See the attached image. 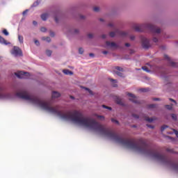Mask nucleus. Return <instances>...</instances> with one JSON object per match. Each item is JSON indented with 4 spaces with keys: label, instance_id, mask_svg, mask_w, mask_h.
I'll use <instances>...</instances> for the list:
<instances>
[{
    "label": "nucleus",
    "instance_id": "nucleus-55",
    "mask_svg": "<svg viewBox=\"0 0 178 178\" xmlns=\"http://www.w3.org/2000/svg\"><path fill=\"white\" fill-rule=\"evenodd\" d=\"M102 38L105 40V38H106V35L104 34L102 35Z\"/></svg>",
    "mask_w": 178,
    "mask_h": 178
},
{
    "label": "nucleus",
    "instance_id": "nucleus-11",
    "mask_svg": "<svg viewBox=\"0 0 178 178\" xmlns=\"http://www.w3.org/2000/svg\"><path fill=\"white\" fill-rule=\"evenodd\" d=\"M164 58H165V59L168 60L170 66H172V67H177V64L175 62L171 60L170 58H169V56L164 55Z\"/></svg>",
    "mask_w": 178,
    "mask_h": 178
},
{
    "label": "nucleus",
    "instance_id": "nucleus-45",
    "mask_svg": "<svg viewBox=\"0 0 178 178\" xmlns=\"http://www.w3.org/2000/svg\"><path fill=\"white\" fill-rule=\"evenodd\" d=\"M171 116L173 120H176L177 119V116L175 114H172Z\"/></svg>",
    "mask_w": 178,
    "mask_h": 178
},
{
    "label": "nucleus",
    "instance_id": "nucleus-14",
    "mask_svg": "<svg viewBox=\"0 0 178 178\" xmlns=\"http://www.w3.org/2000/svg\"><path fill=\"white\" fill-rule=\"evenodd\" d=\"M51 97L52 98H59V97H60V93L56 91H53Z\"/></svg>",
    "mask_w": 178,
    "mask_h": 178
},
{
    "label": "nucleus",
    "instance_id": "nucleus-8",
    "mask_svg": "<svg viewBox=\"0 0 178 178\" xmlns=\"http://www.w3.org/2000/svg\"><path fill=\"white\" fill-rule=\"evenodd\" d=\"M12 55L14 56H22V49L19 47H14L11 51Z\"/></svg>",
    "mask_w": 178,
    "mask_h": 178
},
{
    "label": "nucleus",
    "instance_id": "nucleus-24",
    "mask_svg": "<svg viewBox=\"0 0 178 178\" xmlns=\"http://www.w3.org/2000/svg\"><path fill=\"white\" fill-rule=\"evenodd\" d=\"M18 40L20 44H23L24 38L22 35H18Z\"/></svg>",
    "mask_w": 178,
    "mask_h": 178
},
{
    "label": "nucleus",
    "instance_id": "nucleus-35",
    "mask_svg": "<svg viewBox=\"0 0 178 178\" xmlns=\"http://www.w3.org/2000/svg\"><path fill=\"white\" fill-rule=\"evenodd\" d=\"M115 70L118 72H123V68L122 67H115Z\"/></svg>",
    "mask_w": 178,
    "mask_h": 178
},
{
    "label": "nucleus",
    "instance_id": "nucleus-59",
    "mask_svg": "<svg viewBox=\"0 0 178 178\" xmlns=\"http://www.w3.org/2000/svg\"><path fill=\"white\" fill-rule=\"evenodd\" d=\"M161 48L163 49H166V47L165 46H161Z\"/></svg>",
    "mask_w": 178,
    "mask_h": 178
},
{
    "label": "nucleus",
    "instance_id": "nucleus-16",
    "mask_svg": "<svg viewBox=\"0 0 178 178\" xmlns=\"http://www.w3.org/2000/svg\"><path fill=\"white\" fill-rule=\"evenodd\" d=\"M110 81H111L113 87H118V80L110 79Z\"/></svg>",
    "mask_w": 178,
    "mask_h": 178
},
{
    "label": "nucleus",
    "instance_id": "nucleus-17",
    "mask_svg": "<svg viewBox=\"0 0 178 178\" xmlns=\"http://www.w3.org/2000/svg\"><path fill=\"white\" fill-rule=\"evenodd\" d=\"M63 73H64V74H67V75H70V76H72L73 74V72H72L69 70H63Z\"/></svg>",
    "mask_w": 178,
    "mask_h": 178
},
{
    "label": "nucleus",
    "instance_id": "nucleus-12",
    "mask_svg": "<svg viewBox=\"0 0 178 178\" xmlns=\"http://www.w3.org/2000/svg\"><path fill=\"white\" fill-rule=\"evenodd\" d=\"M169 99L171 102H173V104H172L171 105H165V108H167V109H169V111H172V109L173 108V105H177V102H176V100L172 98H170Z\"/></svg>",
    "mask_w": 178,
    "mask_h": 178
},
{
    "label": "nucleus",
    "instance_id": "nucleus-52",
    "mask_svg": "<svg viewBox=\"0 0 178 178\" xmlns=\"http://www.w3.org/2000/svg\"><path fill=\"white\" fill-rule=\"evenodd\" d=\"M174 133L178 137V131L176 129H174Z\"/></svg>",
    "mask_w": 178,
    "mask_h": 178
},
{
    "label": "nucleus",
    "instance_id": "nucleus-36",
    "mask_svg": "<svg viewBox=\"0 0 178 178\" xmlns=\"http://www.w3.org/2000/svg\"><path fill=\"white\" fill-rule=\"evenodd\" d=\"M149 108H150V109H154V108H156V104H149Z\"/></svg>",
    "mask_w": 178,
    "mask_h": 178
},
{
    "label": "nucleus",
    "instance_id": "nucleus-46",
    "mask_svg": "<svg viewBox=\"0 0 178 178\" xmlns=\"http://www.w3.org/2000/svg\"><path fill=\"white\" fill-rule=\"evenodd\" d=\"M88 38H94V34L92 33H88Z\"/></svg>",
    "mask_w": 178,
    "mask_h": 178
},
{
    "label": "nucleus",
    "instance_id": "nucleus-19",
    "mask_svg": "<svg viewBox=\"0 0 178 178\" xmlns=\"http://www.w3.org/2000/svg\"><path fill=\"white\" fill-rule=\"evenodd\" d=\"M0 44H3V45H8V42H6V40L0 35Z\"/></svg>",
    "mask_w": 178,
    "mask_h": 178
},
{
    "label": "nucleus",
    "instance_id": "nucleus-50",
    "mask_svg": "<svg viewBox=\"0 0 178 178\" xmlns=\"http://www.w3.org/2000/svg\"><path fill=\"white\" fill-rule=\"evenodd\" d=\"M27 12H29V10H25L22 13L23 16H24V15L27 13Z\"/></svg>",
    "mask_w": 178,
    "mask_h": 178
},
{
    "label": "nucleus",
    "instance_id": "nucleus-39",
    "mask_svg": "<svg viewBox=\"0 0 178 178\" xmlns=\"http://www.w3.org/2000/svg\"><path fill=\"white\" fill-rule=\"evenodd\" d=\"M86 91H88L89 94L92 95V91L90 90L88 88H83Z\"/></svg>",
    "mask_w": 178,
    "mask_h": 178
},
{
    "label": "nucleus",
    "instance_id": "nucleus-57",
    "mask_svg": "<svg viewBox=\"0 0 178 178\" xmlns=\"http://www.w3.org/2000/svg\"><path fill=\"white\" fill-rule=\"evenodd\" d=\"M125 47H130V44L129 43H125Z\"/></svg>",
    "mask_w": 178,
    "mask_h": 178
},
{
    "label": "nucleus",
    "instance_id": "nucleus-6",
    "mask_svg": "<svg viewBox=\"0 0 178 178\" xmlns=\"http://www.w3.org/2000/svg\"><path fill=\"white\" fill-rule=\"evenodd\" d=\"M15 76H17V77H18V79H29L30 78V73L24 72L23 71L15 72Z\"/></svg>",
    "mask_w": 178,
    "mask_h": 178
},
{
    "label": "nucleus",
    "instance_id": "nucleus-54",
    "mask_svg": "<svg viewBox=\"0 0 178 178\" xmlns=\"http://www.w3.org/2000/svg\"><path fill=\"white\" fill-rule=\"evenodd\" d=\"M153 101H161L159 98H153Z\"/></svg>",
    "mask_w": 178,
    "mask_h": 178
},
{
    "label": "nucleus",
    "instance_id": "nucleus-29",
    "mask_svg": "<svg viewBox=\"0 0 178 178\" xmlns=\"http://www.w3.org/2000/svg\"><path fill=\"white\" fill-rule=\"evenodd\" d=\"M141 92H148V91H149V88H141L140 89Z\"/></svg>",
    "mask_w": 178,
    "mask_h": 178
},
{
    "label": "nucleus",
    "instance_id": "nucleus-33",
    "mask_svg": "<svg viewBox=\"0 0 178 178\" xmlns=\"http://www.w3.org/2000/svg\"><path fill=\"white\" fill-rule=\"evenodd\" d=\"M111 122H112L113 123H115V124H120L119 123V121H118V120H115V119H114V118H111Z\"/></svg>",
    "mask_w": 178,
    "mask_h": 178
},
{
    "label": "nucleus",
    "instance_id": "nucleus-32",
    "mask_svg": "<svg viewBox=\"0 0 178 178\" xmlns=\"http://www.w3.org/2000/svg\"><path fill=\"white\" fill-rule=\"evenodd\" d=\"M46 55L47 56H51V55H52V51H51V50H46Z\"/></svg>",
    "mask_w": 178,
    "mask_h": 178
},
{
    "label": "nucleus",
    "instance_id": "nucleus-9",
    "mask_svg": "<svg viewBox=\"0 0 178 178\" xmlns=\"http://www.w3.org/2000/svg\"><path fill=\"white\" fill-rule=\"evenodd\" d=\"M106 48H111V49H116V48H119L118 44L115 43V42H106Z\"/></svg>",
    "mask_w": 178,
    "mask_h": 178
},
{
    "label": "nucleus",
    "instance_id": "nucleus-41",
    "mask_svg": "<svg viewBox=\"0 0 178 178\" xmlns=\"http://www.w3.org/2000/svg\"><path fill=\"white\" fill-rule=\"evenodd\" d=\"M79 19H81V20H86V16L80 15Z\"/></svg>",
    "mask_w": 178,
    "mask_h": 178
},
{
    "label": "nucleus",
    "instance_id": "nucleus-61",
    "mask_svg": "<svg viewBox=\"0 0 178 178\" xmlns=\"http://www.w3.org/2000/svg\"><path fill=\"white\" fill-rule=\"evenodd\" d=\"M132 127H137V126H136V125H133V126H132Z\"/></svg>",
    "mask_w": 178,
    "mask_h": 178
},
{
    "label": "nucleus",
    "instance_id": "nucleus-23",
    "mask_svg": "<svg viewBox=\"0 0 178 178\" xmlns=\"http://www.w3.org/2000/svg\"><path fill=\"white\" fill-rule=\"evenodd\" d=\"M108 27H111V29H113V30H116V27H115V24H113V23L110 22L108 24Z\"/></svg>",
    "mask_w": 178,
    "mask_h": 178
},
{
    "label": "nucleus",
    "instance_id": "nucleus-53",
    "mask_svg": "<svg viewBox=\"0 0 178 178\" xmlns=\"http://www.w3.org/2000/svg\"><path fill=\"white\" fill-rule=\"evenodd\" d=\"M33 26H37V24H38V23L36 21H33Z\"/></svg>",
    "mask_w": 178,
    "mask_h": 178
},
{
    "label": "nucleus",
    "instance_id": "nucleus-5",
    "mask_svg": "<svg viewBox=\"0 0 178 178\" xmlns=\"http://www.w3.org/2000/svg\"><path fill=\"white\" fill-rule=\"evenodd\" d=\"M141 44L144 49H148L149 48H151V42L149 40L148 38L145 37L141 38Z\"/></svg>",
    "mask_w": 178,
    "mask_h": 178
},
{
    "label": "nucleus",
    "instance_id": "nucleus-1",
    "mask_svg": "<svg viewBox=\"0 0 178 178\" xmlns=\"http://www.w3.org/2000/svg\"><path fill=\"white\" fill-rule=\"evenodd\" d=\"M145 27H147V29H149V30H150V31L153 35L152 41H153V42H155L156 44L158 42H161L162 38H170V37L169 35H166V33H162V29H161V28H159L155 25L147 24L145 25Z\"/></svg>",
    "mask_w": 178,
    "mask_h": 178
},
{
    "label": "nucleus",
    "instance_id": "nucleus-37",
    "mask_svg": "<svg viewBox=\"0 0 178 178\" xmlns=\"http://www.w3.org/2000/svg\"><path fill=\"white\" fill-rule=\"evenodd\" d=\"M3 33L4 34V35H9V32H8L6 29H4L3 31Z\"/></svg>",
    "mask_w": 178,
    "mask_h": 178
},
{
    "label": "nucleus",
    "instance_id": "nucleus-58",
    "mask_svg": "<svg viewBox=\"0 0 178 178\" xmlns=\"http://www.w3.org/2000/svg\"><path fill=\"white\" fill-rule=\"evenodd\" d=\"M99 22H105V19H104L103 18H100Z\"/></svg>",
    "mask_w": 178,
    "mask_h": 178
},
{
    "label": "nucleus",
    "instance_id": "nucleus-62",
    "mask_svg": "<svg viewBox=\"0 0 178 178\" xmlns=\"http://www.w3.org/2000/svg\"><path fill=\"white\" fill-rule=\"evenodd\" d=\"M131 54H133V50L131 51Z\"/></svg>",
    "mask_w": 178,
    "mask_h": 178
},
{
    "label": "nucleus",
    "instance_id": "nucleus-28",
    "mask_svg": "<svg viewBox=\"0 0 178 178\" xmlns=\"http://www.w3.org/2000/svg\"><path fill=\"white\" fill-rule=\"evenodd\" d=\"M115 74H117V76H119L120 77H123V73L120 72V71H116Z\"/></svg>",
    "mask_w": 178,
    "mask_h": 178
},
{
    "label": "nucleus",
    "instance_id": "nucleus-30",
    "mask_svg": "<svg viewBox=\"0 0 178 178\" xmlns=\"http://www.w3.org/2000/svg\"><path fill=\"white\" fill-rule=\"evenodd\" d=\"M38 5H40V2H38V1H36L33 3L32 7L35 8L36 6H38Z\"/></svg>",
    "mask_w": 178,
    "mask_h": 178
},
{
    "label": "nucleus",
    "instance_id": "nucleus-10",
    "mask_svg": "<svg viewBox=\"0 0 178 178\" xmlns=\"http://www.w3.org/2000/svg\"><path fill=\"white\" fill-rule=\"evenodd\" d=\"M9 98H10V95L5 93V92H3V89L0 88V99H8Z\"/></svg>",
    "mask_w": 178,
    "mask_h": 178
},
{
    "label": "nucleus",
    "instance_id": "nucleus-34",
    "mask_svg": "<svg viewBox=\"0 0 178 178\" xmlns=\"http://www.w3.org/2000/svg\"><path fill=\"white\" fill-rule=\"evenodd\" d=\"M116 102L117 104H118V105H122V104H123V102L119 97L117 98Z\"/></svg>",
    "mask_w": 178,
    "mask_h": 178
},
{
    "label": "nucleus",
    "instance_id": "nucleus-3",
    "mask_svg": "<svg viewBox=\"0 0 178 178\" xmlns=\"http://www.w3.org/2000/svg\"><path fill=\"white\" fill-rule=\"evenodd\" d=\"M110 37L113 38L115 35H119L120 37H127V33L123 32L119 29H114V31H111L109 33Z\"/></svg>",
    "mask_w": 178,
    "mask_h": 178
},
{
    "label": "nucleus",
    "instance_id": "nucleus-42",
    "mask_svg": "<svg viewBox=\"0 0 178 178\" xmlns=\"http://www.w3.org/2000/svg\"><path fill=\"white\" fill-rule=\"evenodd\" d=\"M40 31H42V33H45V31H47V28L45 27H42L40 29Z\"/></svg>",
    "mask_w": 178,
    "mask_h": 178
},
{
    "label": "nucleus",
    "instance_id": "nucleus-56",
    "mask_svg": "<svg viewBox=\"0 0 178 178\" xmlns=\"http://www.w3.org/2000/svg\"><path fill=\"white\" fill-rule=\"evenodd\" d=\"M89 56H90V57H92V58H94V54H92V53H90V54H89Z\"/></svg>",
    "mask_w": 178,
    "mask_h": 178
},
{
    "label": "nucleus",
    "instance_id": "nucleus-15",
    "mask_svg": "<svg viewBox=\"0 0 178 178\" xmlns=\"http://www.w3.org/2000/svg\"><path fill=\"white\" fill-rule=\"evenodd\" d=\"M49 15L48 13H44L41 15V19L43 22H45L48 19Z\"/></svg>",
    "mask_w": 178,
    "mask_h": 178
},
{
    "label": "nucleus",
    "instance_id": "nucleus-31",
    "mask_svg": "<svg viewBox=\"0 0 178 178\" xmlns=\"http://www.w3.org/2000/svg\"><path fill=\"white\" fill-rule=\"evenodd\" d=\"M79 54L80 55H83V54H84V49H83L82 47L79 49Z\"/></svg>",
    "mask_w": 178,
    "mask_h": 178
},
{
    "label": "nucleus",
    "instance_id": "nucleus-22",
    "mask_svg": "<svg viewBox=\"0 0 178 178\" xmlns=\"http://www.w3.org/2000/svg\"><path fill=\"white\" fill-rule=\"evenodd\" d=\"M142 69L143 70H144V72H146L147 73H151L149 68L146 66L142 67Z\"/></svg>",
    "mask_w": 178,
    "mask_h": 178
},
{
    "label": "nucleus",
    "instance_id": "nucleus-51",
    "mask_svg": "<svg viewBox=\"0 0 178 178\" xmlns=\"http://www.w3.org/2000/svg\"><path fill=\"white\" fill-rule=\"evenodd\" d=\"M102 54H103V55H108V51H103Z\"/></svg>",
    "mask_w": 178,
    "mask_h": 178
},
{
    "label": "nucleus",
    "instance_id": "nucleus-38",
    "mask_svg": "<svg viewBox=\"0 0 178 178\" xmlns=\"http://www.w3.org/2000/svg\"><path fill=\"white\" fill-rule=\"evenodd\" d=\"M34 43L35 44V45H37V47H40V41H38V40H35Z\"/></svg>",
    "mask_w": 178,
    "mask_h": 178
},
{
    "label": "nucleus",
    "instance_id": "nucleus-4",
    "mask_svg": "<svg viewBox=\"0 0 178 178\" xmlns=\"http://www.w3.org/2000/svg\"><path fill=\"white\" fill-rule=\"evenodd\" d=\"M167 166L178 173V164L167 156Z\"/></svg>",
    "mask_w": 178,
    "mask_h": 178
},
{
    "label": "nucleus",
    "instance_id": "nucleus-25",
    "mask_svg": "<svg viewBox=\"0 0 178 178\" xmlns=\"http://www.w3.org/2000/svg\"><path fill=\"white\" fill-rule=\"evenodd\" d=\"M160 76H161L163 79H166V72L165 71H161Z\"/></svg>",
    "mask_w": 178,
    "mask_h": 178
},
{
    "label": "nucleus",
    "instance_id": "nucleus-21",
    "mask_svg": "<svg viewBox=\"0 0 178 178\" xmlns=\"http://www.w3.org/2000/svg\"><path fill=\"white\" fill-rule=\"evenodd\" d=\"M42 41H46V42H51V38L49 37H42Z\"/></svg>",
    "mask_w": 178,
    "mask_h": 178
},
{
    "label": "nucleus",
    "instance_id": "nucleus-49",
    "mask_svg": "<svg viewBox=\"0 0 178 178\" xmlns=\"http://www.w3.org/2000/svg\"><path fill=\"white\" fill-rule=\"evenodd\" d=\"M97 118H98V119H100V120H104V116H102V115H98Z\"/></svg>",
    "mask_w": 178,
    "mask_h": 178
},
{
    "label": "nucleus",
    "instance_id": "nucleus-20",
    "mask_svg": "<svg viewBox=\"0 0 178 178\" xmlns=\"http://www.w3.org/2000/svg\"><path fill=\"white\" fill-rule=\"evenodd\" d=\"M144 119L145 120H146V122H148L149 123H152L153 122V119L152 118H149V117H147V116H144Z\"/></svg>",
    "mask_w": 178,
    "mask_h": 178
},
{
    "label": "nucleus",
    "instance_id": "nucleus-44",
    "mask_svg": "<svg viewBox=\"0 0 178 178\" xmlns=\"http://www.w3.org/2000/svg\"><path fill=\"white\" fill-rule=\"evenodd\" d=\"M132 116L134 118V119H139V118H140V116H138V115H136L134 113L132 114Z\"/></svg>",
    "mask_w": 178,
    "mask_h": 178
},
{
    "label": "nucleus",
    "instance_id": "nucleus-47",
    "mask_svg": "<svg viewBox=\"0 0 178 178\" xmlns=\"http://www.w3.org/2000/svg\"><path fill=\"white\" fill-rule=\"evenodd\" d=\"M49 34L51 37H55V33L54 31H50Z\"/></svg>",
    "mask_w": 178,
    "mask_h": 178
},
{
    "label": "nucleus",
    "instance_id": "nucleus-43",
    "mask_svg": "<svg viewBox=\"0 0 178 178\" xmlns=\"http://www.w3.org/2000/svg\"><path fill=\"white\" fill-rule=\"evenodd\" d=\"M129 38H130L131 41H134V40H136V36L135 35H131L129 37Z\"/></svg>",
    "mask_w": 178,
    "mask_h": 178
},
{
    "label": "nucleus",
    "instance_id": "nucleus-27",
    "mask_svg": "<svg viewBox=\"0 0 178 178\" xmlns=\"http://www.w3.org/2000/svg\"><path fill=\"white\" fill-rule=\"evenodd\" d=\"M168 127H169L168 125H163L161 128V131H162V132L165 131V130H166V129H168Z\"/></svg>",
    "mask_w": 178,
    "mask_h": 178
},
{
    "label": "nucleus",
    "instance_id": "nucleus-40",
    "mask_svg": "<svg viewBox=\"0 0 178 178\" xmlns=\"http://www.w3.org/2000/svg\"><path fill=\"white\" fill-rule=\"evenodd\" d=\"M93 10H94V12H99V7H94Z\"/></svg>",
    "mask_w": 178,
    "mask_h": 178
},
{
    "label": "nucleus",
    "instance_id": "nucleus-48",
    "mask_svg": "<svg viewBox=\"0 0 178 178\" xmlns=\"http://www.w3.org/2000/svg\"><path fill=\"white\" fill-rule=\"evenodd\" d=\"M147 127H149V129H154V125H151V124H147L146 125Z\"/></svg>",
    "mask_w": 178,
    "mask_h": 178
},
{
    "label": "nucleus",
    "instance_id": "nucleus-60",
    "mask_svg": "<svg viewBox=\"0 0 178 178\" xmlns=\"http://www.w3.org/2000/svg\"><path fill=\"white\" fill-rule=\"evenodd\" d=\"M70 99H74V97L70 96Z\"/></svg>",
    "mask_w": 178,
    "mask_h": 178
},
{
    "label": "nucleus",
    "instance_id": "nucleus-26",
    "mask_svg": "<svg viewBox=\"0 0 178 178\" xmlns=\"http://www.w3.org/2000/svg\"><path fill=\"white\" fill-rule=\"evenodd\" d=\"M102 106V108H104V109H107V111H112V107H109V106H105L104 104Z\"/></svg>",
    "mask_w": 178,
    "mask_h": 178
},
{
    "label": "nucleus",
    "instance_id": "nucleus-2",
    "mask_svg": "<svg viewBox=\"0 0 178 178\" xmlns=\"http://www.w3.org/2000/svg\"><path fill=\"white\" fill-rule=\"evenodd\" d=\"M65 33L68 37L70 35H79V34H80V29L70 26L65 31Z\"/></svg>",
    "mask_w": 178,
    "mask_h": 178
},
{
    "label": "nucleus",
    "instance_id": "nucleus-7",
    "mask_svg": "<svg viewBox=\"0 0 178 178\" xmlns=\"http://www.w3.org/2000/svg\"><path fill=\"white\" fill-rule=\"evenodd\" d=\"M127 95H128V97H131V98H129V101H131V102H133L134 104H141V102H140V100H138V99L137 98V97L136 95H134V94H132L130 92H127Z\"/></svg>",
    "mask_w": 178,
    "mask_h": 178
},
{
    "label": "nucleus",
    "instance_id": "nucleus-13",
    "mask_svg": "<svg viewBox=\"0 0 178 178\" xmlns=\"http://www.w3.org/2000/svg\"><path fill=\"white\" fill-rule=\"evenodd\" d=\"M144 27V25H134V29L138 32L141 33L143 31V28Z\"/></svg>",
    "mask_w": 178,
    "mask_h": 178
},
{
    "label": "nucleus",
    "instance_id": "nucleus-18",
    "mask_svg": "<svg viewBox=\"0 0 178 178\" xmlns=\"http://www.w3.org/2000/svg\"><path fill=\"white\" fill-rule=\"evenodd\" d=\"M54 22H56L57 24H59V20H60V17H59V15H55L54 17Z\"/></svg>",
    "mask_w": 178,
    "mask_h": 178
}]
</instances>
